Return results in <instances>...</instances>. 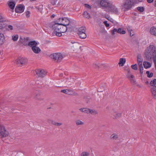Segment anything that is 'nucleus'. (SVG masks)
I'll return each mask as SVG.
<instances>
[{"instance_id": "4d7b16f0", "label": "nucleus", "mask_w": 156, "mask_h": 156, "mask_svg": "<svg viewBox=\"0 0 156 156\" xmlns=\"http://www.w3.org/2000/svg\"><path fill=\"white\" fill-rule=\"evenodd\" d=\"M5 20L4 19H3L2 16L0 14V20Z\"/></svg>"}, {"instance_id": "6e6d98bb", "label": "nucleus", "mask_w": 156, "mask_h": 156, "mask_svg": "<svg viewBox=\"0 0 156 156\" xmlns=\"http://www.w3.org/2000/svg\"><path fill=\"white\" fill-rule=\"evenodd\" d=\"M52 4L53 5H55L56 4V2L55 0L52 1Z\"/></svg>"}, {"instance_id": "f3484780", "label": "nucleus", "mask_w": 156, "mask_h": 156, "mask_svg": "<svg viewBox=\"0 0 156 156\" xmlns=\"http://www.w3.org/2000/svg\"><path fill=\"white\" fill-rule=\"evenodd\" d=\"M6 21V20H3L0 21V29L4 28L6 26V24L3 23V22Z\"/></svg>"}, {"instance_id": "cd10ccee", "label": "nucleus", "mask_w": 156, "mask_h": 156, "mask_svg": "<svg viewBox=\"0 0 156 156\" xmlns=\"http://www.w3.org/2000/svg\"><path fill=\"white\" fill-rule=\"evenodd\" d=\"M150 84L153 87H156V79H154L153 80H151L150 83Z\"/></svg>"}, {"instance_id": "de8ad7c7", "label": "nucleus", "mask_w": 156, "mask_h": 156, "mask_svg": "<svg viewBox=\"0 0 156 156\" xmlns=\"http://www.w3.org/2000/svg\"><path fill=\"white\" fill-rule=\"evenodd\" d=\"M128 31H129V34H130V36H132L133 35H134V34H133H133H132V32H133V30H128Z\"/></svg>"}, {"instance_id": "58836bf2", "label": "nucleus", "mask_w": 156, "mask_h": 156, "mask_svg": "<svg viewBox=\"0 0 156 156\" xmlns=\"http://www.w3.org/2000/svg\"><path fill=\"white\" fill-rule=\"evenodd\" d=\"M18 35L16 34L14 36H12V39L14 41H16L18 40Z\"/></svg>"}, {"instance_id": "a19ab883", "label": "nucleus", "mask_w": 156, "mask_h": 156, "mask_svg": "<svg viewBox=\"0 0 156 156\" xmlns=\"http://www.w3.org/2000/svg\"><path fill=\"white\" fill-rule=\"evenodd\" d=\"M139 69L140 71V73L141 74V76H142V75L143 74V66L139 67Z\"/></svg>"}, {"instance_id": "b1692460", "label": "nucleus", "mask_w": 156, "mask_h": 156, "mask_svg": "<svg viewBox=\"0 0 156 156\" xmlns=\"http://www.w3.org/2000/svg\"><path fill=\"white\" fill-rule=\"evenodd\" d=\"M127 73L126 74V76L127 78L128 79L130 78H134V76L133 75H132L130 74V70L129 69H127Z\"/></svg>"}, {"instance_id": "f704fd0d", "label": "nucleus", "mask_w": 156, "mask_h": 156, "mask_svg": "<svg viewBox=\"0 0 156 156\" xmlns=\"http://www.w3.org/2000/svg\"><path fill=\"white\" fill-rule=\"evenodd\" d=\"M51 124L52 125H54L55 126H61L62 124V123L57 122H55V121H53V120Z\"/></svg>"}, {"instance_id": "5701e85b", "label": "nucleus", "mask_w": 156, "mask_h": 156, "mask_svg": "<svg viewBox=\"0 0 156 156\" xmlns=\"http://www.w3.org/2000/svg\"><path fill=\"white\" fill-rule=\"evenodd\" d=\"M126 61V59L125 58H121L120 59L119 62V66H122L124 65V64L125 63Z\"/></svg>"}, {"instance_id": "37998d69", "label": "nucleus", "mask_w": 156, "mask_h": 156, "mask_svg": "<svg viewBox=\"0 0 156 156\" xmlns=\"http://www.w3.org/2000/svg\"><path fill=\"white\" fill-rule=\"evenodd\" d=\"M84 5L87 8L89 9H91V6H90L89 5L87 4H84Z\"/></svg>"}, {"instance_id": "338daca9", "label": "nucleus", "mask_w": 156, "mask_h": 156, "mask_svg": "<svg viewBox=\"0 0 156 156\" xmlns=\"http://www.w3.org/2000/svg\"><path fill=\"white\" fill-rule=\"evenodd\" d=\"M134 15L135 16H136L137 15V14L136 13H134Z\"/></svg>"}, {"instance_id": "13d9d810", "label": "nucleus", "mask_w": 156, "mask_h": 156, "mask_svg": "<svg viewBox=\"0 0 156 156\" xmlns=\"http://www.w3.org/2000/svg\"><path fill=\"white\" fill-rule=\"evenodd\" d=\"M106 18L108 20H110L111 22H113L112 21V20H113V19H112V18H110V19H109V17L108 18L106 17Z\"/></svg>"}, {"instance_id": "052dcab7", "label": "nucleus", "mask_w": 156, "mask_h": 156, "mask_svg": "<svg viewBox=\"0 0 156 156\" xmlns=\"http://www.w3.org/2000/svg\"><path fill=\"white\" fill-rule=\"evenodd\" d=\"M136 1L137 2V3H138V2H142V0H136Z\"/></svg>"}, {"instance_id": "39448f33", "label": "nucleus", "mask_w": 156, "mask_h": 156, "mask_svg": "<svg viewBox=\"0 0 156 156\" xmlns=\"http://www.w3.org/2000/svg\"><path fill=\"white\" fill-rule=\"evenodd\" d=\"M49 57L51 59H54L55 62H59L63 58L62 55L60 53H53L50 55Z\"/></svg>"}, {"instance_id": "423d86ee", "label": "nucleus", "mask_w": 156, "mask_h": 156, "mask_svg": "<svg viewBox=\"0 0 156 156\" xmlns=\"http://www.w3.org/2000/svg\"><path fill=\"white\" fill-rule=\"evenodd\" d=\"M9 134L8 131L6 130L5 126L0 125V138L2 139L3 137H6L8 136Z\"/></svg>"}, {"instance_id": "0eeeda50", "label": "nucleus", "mask_w": 156, "mask_h": 156, "mask_svg": "<svg viewBox=\"0 0 156 156\" xmlns=\"http://www.w3.org/2000/svg\"><path fill=\"white\" fill-rule=\"evenodd\" d=\"M16 61V64L19 66H21L26 64L27 62V60L26 58L20 56L17 58Z\"/></svg>"}, {"instance_id": "c03bdc74", "label": "nucleus", "mask_w": 156, "mask_h": 156, "mask_svg": "<svg viewBox=\"0 0 156 156\" xmlns=\"http://www.w3.org/2000/svg\"><path fill=\"white\" fill-rule=\"evenodd\" d=\"M137 62H142V59L140 58L139 55L137 56Z\"/></svg>"}, {"instance_id": "09e8293b", "label": "nucleus", "mask_w": 156, "mask_h": 156, "mask_svg": "<svg viewBox=\"0 0 156 156\" xmlns=\"http://www.w3.org/2000/svg\"><path fill=\"white\" fill-rule=\"evenodd\" d=\"M104 23L105 24L106 27H108L109 26V24H108L107 23V21H105L104 22Z\"/></svg>"}, {"instance_id": "20e7f679", "label": "nucleus", "mask_w": 156, "mask_h": 156, "mask_svg": "<svg viewBox=\"0 0 156 156\" xmlns=\"http://www.w3.org/2000/svg\"><path fill=\"white\" fill-rule=\"evenodd\" d=\"M137 2H136V0H126L123 3L122 6L125 9V11H128Z\"/></svg>"}, {"instance_id": "c756f323", "label": "nucleus", "mask_w": 156, "mask_h": 156, "mask_svg": "<svg viewBox=\"0 0 156 156\" xmlns=\"http://www.w3.org/2000/svg\"><path fill=\"white\" fill-rule=\"evenodd\" d=\"M136 9L140 12H143L145 10L143 6H139Z\"/></svg>"}, {"instance_id": "c9c22d12", "label": "nucleus", "mask_w": 156, "mask_h": 156, "mask_svg": "<svg viewBox=\"0 0 156 156\" xmlns=\"http://www.w3.org/2000/svg\"><path fill=\"white\" fill-rule=\"evenodd\" d=\"M35 8L37 9L38 11H41L43 9V6L42 5H38L35 6Z\"/></svg>"}, {"instance_id": "a878e982", "label": "nucleus", "mask_w": 156, "mask_h": 156, "mask_svg": "<svg viewBox=\"0 0 156 156\" xmlns=\"http://www.w3.org/2000/svg\"><path fill=\"white\" fill-rule=\"evenodd\" d=\"M71 90L69 89H64L61 90V92L63 93L66 94L70 95L69 92L71 91Z\"/></svg>"}, {"instance_id": "2eb2a0df", "label": "nucleus", "mask_w": 156, "mask_h": 156, "mask_svg": "<svg viewBox=\"0 0 156 156\" xmlns=\"http://www.w3.org/2000/svg\"><path fill=\"white\" fill-rule=\"evenodd\" d=\"M31 49L33 52L36 54L39 53L41 51L40 48L39 47H37V46L33 47Z\"/></svg>"}, {"instance_id": "7c9ffc66", "label": "nucleus", "mask_w": 156, "mask_h": 156, "mask_svg": "<svg viewBox=\"0 0 156 156\" xmlns=\"http://www.w3.org/2000/svg\"><path fill=\"white\" fill-rule=\"evenodd\" d=\"M111 138L113 140H116L118 138V135L115 134H112L111 136Z\"/></svg>"}, {"instance_id": "e2e57ef3", "label": "nucleus", "mask_w": 156, "mask_h": 156, "mask_svg": "<svg viewBox=\"0 0 156 156\" xmlns=\"http://www.w3.org/2000/svg\"><path fill=\"white\" fill-rule=\"evenodd\" d=\"M11 111L10 110L9 111V112H12V111H13L14 109L13 108H11Z\"/></svg>"}, {"instance_id": "5fc2aeb1", "label": "nucleus", "mask_w": 156, "mask_h": 156, "mask_svg": "<svg viewBox=\"0 0 156 156\" xmlns=\"http://www.w3.org/2000/svg\"><path fill=\"white\" fill-rule=\"evenodd\" d=\"M147 1L148 3H151L152 2L154 1V0H147Z\"/></svg>"}, {"instance_id": "9b49d317", "label": "nucleus", "mask_w": 156, "mask_h": 156, "mask_svg": "<svg viewBox=\"0 0 156 156\" xmlns=\"http://www.w3.org/2000/svg\"><path fill=\"white\" fill-rule=\"evenodd\" d=\"M115 32L121 34H124L126 33L125 30H122L121 31V28H119L118 29L115 28H113V30L111 31L112 34V35H114Z\"/></svg>"}, {"instance_id": "a211bd4d", "label": "nucleus", "mask_w": 156, "mask_h": 156, "mask_svg": "<svg viewBox=\"0 0 156 156\" xmlns=\"http://www.w3.org/2000/svg\"><path fill=\"white\" fill-rule=\"evenodd\" d=\"M29 37H24L23 39V41H21V42L25 46L27 45L28 44L27 41H29Z\"/></svg>"}, {"instance_id": "69168bd1", "label": "nucleus", "mask_w": 156, "mask_h": 156, "mask_svg": "<svg viewBox=\"0 0 156 156\" xmlns=\"http://www.w3.org/2000/svg\"><path fill=\"white\" fill-rule=\"evenodd\" d=\"M145 83L146 84H148L149 83V82L148 81H147L145 82Z\"/></svg>"}, {"instance_id": "4c0bfd02", "label": "nucleus", "mask_w": 156, "mask_h": 156, "mask_svg": "<svg viewBox=\"0 0 156 156\" xmlns=\"http://www.w3.org/2000/svg\"><path fill=\"white\" fill-rule=\"evenodd\" d=\"M89 153L86 151L83 152L80 154L81 156H89Z\"/></svg>"}, {"instance_id": "f03ea898", "label": "nucleus", "mask_w": 156, "mask_h": 156, "mask_svg": "<svg viewBox=\"0 0 156 156\" xmlns=\"http://www.w3.org/2000/svg\"><path fill=\"white\" fill-rule=\"evenodd\" d=\"M52 28L54 30H56L58 31L62 32V33L66 32L68 28L67 26H62L60 23H58L57 21L56 22L55 24L52 25Z\"/></svg>"}, {"instance_id": "473e14b6", "label": "nucleus", "mask_w": 156, "mask_h": 156, "mask_svg": "<svg viewBox=\"0 0 156 156\" xmlns=\"http://www.w3.org/2000/svg\"><path fill=\"white\" fill-rule=\"evenodd\" d=\"M76 124L77 126L80 125H83L84 124V122L80 120H77L76 121Z\"/></svg>"}, {"instance_id": "aec40b11", "label": "nucleus", "mask_w": 156, "mask_h": 156, "mask_svg": "<svg viewBox=\"0 0 156 156\" xmlns=\"http://www.w3.org/2000/svg\"><path fill=\"white\" fill-rule=\"evenodd\" d=\"M143 65L144 68L145 69H147L150 68L151 66V63L148 62L144 61L143 62Z\"/></svg>"}, {"instance_id": "79ce46f5", "label": "nucleus", "mask_w": 156, "mask_h": 156, "mask_svg": "<svg viewBox=\"0 0 156 156\" xmlns=\"http://www.w3.org/2000/svg\"><path fill=\"white\" fill-rule=\"evenodd\" d=\"M129 79L130 80L131 83H134L136 81V79L134 78H134H131Z\"/></svg>"}, {"instance_id": "3c124183", "label": "nucleus", "mask_w": 156, "mask_h": 156, "mask_svg": "<svg viewBox=\"0 0 156 156\" xmlns=\"http://www.w3.org/2000/svg\"><path fill=\"white\" fill-rule=\"evenodd\" d=\"M93 66L95 68H98L99 67V65H97L96 64H94Z\"/></svg>"}, {"instance_id": "ddd939ff", "label": "nucleus", "mask_w": 156, "mask_h": 156, "mask_svg": "<svg viewBox=\"0 0 156 156\" xmlns=\"http://www.w3.org/2000/svg\"><path fill=\"white\" fill-rule=\"evenodd\" d=\"M8 6L10 9L13 10L16 4V3L13 0H10L8 2Z\"/></svg>"}, {"instance_id": "7ed1b4c3", "label": "nucleus", "mask_w": 156, "mask_h": 156, "mask_svg": "<svg viewBox=\"0 0 156 156\" xmlns=\"http://www.w3.org/2000/svg\"><path fill=\"white\" fill-rule=\"evenodd\" d=\"M61 24L64 26H70L68 27V28H71L73 27L72 23L66 17L59 18L58 20L56 21Z\"/></svg>"}, {"instance_id": "6e6552de", "label": "nucleus", "mask_w": 156, "mask_h": 156, "mask_svg": "<svg viewBox=\"0 0 156 156\" xmlns=\"http://www.w3.org/2000/svg\"><path fill=\"white\" fill-rule=\"evenodd\" d=\"M108 10L111 12L112 13L116 14H118V11L117 8L114 5L111 3L110 5H109Z\"/></svg>"}, {"instance_id": "4be33fe9", "label": "nucleus", "mask_w": 156, "mask_h": 156, "mask_svg": "<svg viewBox=\"0 0 156 156\" xmlns=\"http://www.w3.org/2000/svg\"><path fill=\"white\" fill-rule=\"evenodd\" d=\"M151 90L152 94L154 96V98L156 99V87H152Z\"/></svg>"}, {"instance_id": "ea45409f", "label": "nucleus", "mask_w": 156, "mask_h": 156, "mask_svg": "<svg viewBox=\"0 0 156 156\" xmlns=\"http://www.w3.org/2000/svg\"><path fill=\"white\" fill-rule=\"evenodd\" d=\"M131 67L133 69L135 70H137L138 69L137 66L136 64L132 65Z\"/></svg>"}, {"instance_id": "9d476101", "label": "nucleus", "mask_w": 156, "mask_h": 156, "mask_svg": "<svg viewBox=\"0 0 156 156\" xmlns=\"http://www.w3.org/2000/svg\"><path fill=\"white\" fill-rule=\"evenodd\" d=\"M35 72L39 77L41 78L44 77L46 74L44 70L41 69H36Z\"/></svg>"}, {"instance_id": "a18cd8bd", "label": "nucleus", "mask_w": 156, "mask_h": 156, "mask_svg": "<svg viewBox=\"0 0 156 156\" xmlns=\"http://www.w3.org/2000/svg\"><path fill=\"white\" fill-rule=\"evenodd\" d=\"M30 12L29 11H27L26 12V16L27 17H29L30 16Z\"/></svg>"}, {"instance_id": "4468645a", "label": "nucleus", "mask_w": 156, "mask_h": 156, "mask_svg": "<svg viewBox=\"0 0 156 156\" xmlns=\"http://www.w3.org/2000/svg\"><path fill=\"white\" fill-rule=\"evenodd\" d=\"M38 44L35 41H29L28 44V45L31 47V48L33 47L37 46Z\"/></svg>"}, {"instance_id": "864d4df0", "label": "nucleus", "mask_w": 156, "mask_h": 156, "mask_svg": "<svg viewBox=\"0 0 156 156\" xmlns=\"http://www.w3.org/2000/svg\"><path fill=\"white\" fill-rule=\"evenodd\" d=\"M138 62V65L139 66V67L143 66L142 65V62Z\"/></svg>"}, {"instance_id": "2f4dec72", "label": "nucleus", "mask_w": 156, "mask_h": 156, "mask_svg": "<svg viewBox=\"0 0 156 156\" xmlns=\"http://www.w3.org/2000/svg\"><path fill=\"white\" fill-rule=\"evenodd\" d=\"M83 14L84 16L87 18L89 19L90 17V14L87 11L84 12H83Z\"/></svg>"}, {"instance_id": "603ef678", "label": "nucleus", "mask_w": 156, "mask_h": 156, "mask_svg": "<svg viewBox=\"0 0 156 156\" xmlns=\"http://www.w3.org/2000/svg\"><path fill=\"white\" fill-rule=\"evenodd\" d=\"M52 121L53 120L50 119H48L47 120V122L49 124H51Z\"/></svg>"}, {"instance_id": "bf43d9fd", "label": "nucleus", "mask_w": 156, "mask_h": 156, "mask_svg": "<svg viewBox=\"0 0 156 156\" xmlns=\"http://www.w3.org/2000/svg\"><path fill=\"white\" fill-rule=\"evenodd\" d=\"M55 14H52V15H51V18H54L55 17Z\"/></svg>"}, {"instance_id": "393cba45", "label": "nucleus", "mask_w": 156, "mask_h": 156, "mask_svg": "<svg viewBox=\"0 0 156 156\" xmlns=\"http://www.w3.org/2000/svg\"><path fill=\"white\" fill-rule=\"evenodd\" d=\"M62 32H60L58 31L57 30H54V31L53 32L52 34H55V35L58 37H61L62 36Z\"/></svg>"}, {"instance_id": "1a4fd4ad", "label": "nucleus", "mask_w": 156, "mask_h": 156, "mask_svg": "<svg viewBox=\"0 0 156 156\" xmlns=\"http://www.w3.org/2000/svg\"><path fill=\"white\" fill-rule=\"evenodd\" d=\"M25 9V6L23 5H18L15 9V10L16 13H21L23 12Z\"/></svg>"}, {"instance_id": "49530a36", "label": "nucleus", "mask_w": 156, "mask_h": 156, "mask_svg": "<svg viewBox=\"0 0 156 156\" xmlns=\"http://www.w3.org/2000/svg\"><path fill=\"white\" fill-rule=\"evenodd\" d=\"M89 113H90L91 114L94 113V114L97 113V112L95 111L91 110L90 109H89Z\"/></svg>"}, {"instance_id": "8fccbe9b", "label": "nucleus", "mask_w": 156, "mask_h": 156, "mask_svg": "<svg viewBox=\"0 0 156 156\" xmlns=\"http://www.w3.org/2000/svg\"><path fill=\"white\" fill-rule=\"evenodd\" d=\"M8 28L9 29L8 30H13V26L11 25H8Z\"/></svg>"}, {"instance_id": "bb28decb", "label": "nucleus", "mask_w": 156, "mask_h": 156, "mask_svg": "<svg viewBox=\"0 0 156 156\" xmlns=\"http://www.w3.org/2000/svg\"><path fill=\"white\" fill-rule=\"evenodd\" d=\"M90 109L88 108H82L80 109V110L83 112L85 113H89Z\"/></svg>"}, {"instance_id": "dca6fc26", "label": "nucleus", "mask_w": 156, "mask_h": 156, "mask_svg": "<svg viewBox=\"0 0 156 156\" xmlns=\"http://www.w3.org/2000/svg\"><path fill=\"white\" fill-rule=\"evenodd\" d=\"M5 39V36L3 34L0 33V46L2 45L4 42Z\"/></svg>"}, {"instance_id": "e433bc0d", "label": "nucleus", "mask_w": 156, "mask_h": 156, "mask_svg": "<svg viewBox=\"0 0 156 156\" xmlns=\"http://www.w3.org/2000/svg\"><path fill=\"white\" fill-rule=\"evenodd\" d=\"M113 115L115 118L116 119L120 117L122 115V114L119 113H116Z\"/></svg>"}, {"instance_id": "774afa93", "label": "nucleus", "mask_w": 156, "mask_h": 156, "mask_svg": "<svg viewBox=\"0 0 156 156\" xmlns=\"http://www.w3.org/2000/svg\"><path fill=\"white\" fill-rule=\"evenodd\" d=\"M98 92H101L102 91H101L99 90H98Z\"/></svg>"}, {"instance_id": "6ab92c4d", "label": "nucleus", "mask_w": 156, "mask_h": 156, "mask_svg": "<svg viewBox=\"0 0 156 156\" xmlns=\"http://www.w3.org/2000/svg\"><path fill=\"white\" fill-rule=\"evenodd\" d=\"M150 32L151 34L156 36V28L154 27H152L150 29Z\"/></svg>"}, {"instance_id": "412c9836", "label": "nucleus", "mask_w": 156, "mask_h": 156, "mask_svg": "<svg viewBox=\"0 0 156 156\" xmlns=\"http://www.w3.org/2000/svg\"><path fill=\"white\" fill-rule=\"evenodd\" d=\"M86 27H82L78 28V34L82 33V32H85Z\"/></svg>"}, {"instance_id": "0e129e2a", "label": "nucleus", "mask_w": 156, "mask_h": 156, "mask_svg": "<svg viewBox=\"0 0 156 156\" xmlns=\"http://www.w3.org/2000/svg\"><path fill=\"white\" fill-rule=\"evenodd\" d=\"M0 107L2 108V109L3 108H5L3 107V106H2V104H1L0 105Z\"/></svg>"}, {"instance_id": "f8f14e48", "label": "nucleus", "mask_w": 156, "mask_h": 156, "mask_svg": "<svg viewBox=\"0 0 156 156\" xmlns=\"http://www.w3.org/2000/svg\"><path fill=\"white\" fill-rule=\"evenodd\" d=\"M111 3L108 2L107 0H100V5L103 7L108 8L109 5H110Z\"/></svg>"}, {"instance_id": "680f3d73", "label": "nucleus", "mask_w": 156, "mask_h": 156, "mask_svg": "<svg viewBox=\"0 0 156 156\" xmlns=\"http://www.w3.org/2000/svg\"><path fill=\"white\" fill-rule=\"evenodd\" d=\"M23 39L22 38V37H20V41H20V42H21V41H23Z\"/></svg>"}, {"instance_id": "c85d7f7f", "label": "nucleus", "mask_w": 156, "mask_h": 156, "mask_svg": "<svg viewBox=\"0 0 156 156\" xmlns=\"http://www.w3.org/2000/svg\"><path fill=\"white\" fill-rule=\"evenodd\" d=\"M82 33H80L78 34L80 37L82 39L85 38L87 37V35L85 32H82Z\"/></svg>"}, {"instance_id": "72a5a7b5", "label": "nucleus", "mask_w": 156, "mask_h": 156, "mask_svg": "<svg viewBox=\"0 0 156 156\" xmlns=\"http://www.w3.org/2000/svg\"><path fill=\"white\" fill-rule=\"evenodd\" d=\"M146 73L147 75V77L148 78H151L152 77L153 75V74L152 73H150L148 71H147L146 72Z\"/></svg>"}, {"instance_id": "f257e3e1", "label": "nucleus", "mask_w": 156, "mask_h": 156, "mask_svg": "<svg viewBox=\"0 0 156 156\" xmlns=\"http://www.w3.org/2000/svg\"><path fill=\"white\" fill-rule=\"evenodd\" d=\"M146 59L149 60L153 58L154 59H156V52L155 47L153 45H150L149 48L146 50L145 52Z\"/></svg>"}]
</instances>
